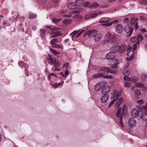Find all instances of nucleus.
<instances>
[{
    "label": "nucleus",
    "instance_id": "f257e3e1",
    "mask_svg": "<svg viewBox=\"0 0 147 147\" xmlns=\"http://www.w3.org/2000/svg\"><path fill=\"white\" fill-rule=\"evenodd\" d=\"M105 37L107 42L112 45L119 44L118 39L116 38V36L115 35L108 32L106 34Z\"/></svg>",
    "mask_w": 147,
    "mask_h": 147
},
{
    "label": "nucleus",
    "instance_id": "f03ea898",
    "mask_svg": "<svg viewBox=\"0 0 147 147\" xmlns=\"http://www.w3.org/2000/svg\"><path fill=\"white\" fill-rule=\"evenodd\" d=\"M127 106L125 105L123 106V107L120 108L117 110L116 114V116L117 117H119L120 116L121 118H123L127 115Z\"/></svg>",
    "mask_w": 147,
    "mask_h": 147
},
{
    "label": "nucleus",
    "instance_id": "7ed1b4c3",
    "mask_svg": "<svg viewBox=\"0 0 147 147\" xmlns=\"http://www.w3.org/2000/svg\"><path fill=\"white\" fill-rule=\"evenodd\" d=\"M117 45H115V46L111 47L110 50L115 53L117 52H119L120 53H123L125 51V50L123 49V47Z\"/></svg>",
    "mask_w": 147,
    "mask_h": 147
},
{
    "label": "nucleus",
    "instance_id": "20e7f679",
    "mask_svg": "<svg viewBox=\"0 0 147 147\" xmlns=\"http://www.w3.org/2000/svg\"><path fill=\"white\" fill-rule=\"evenodd\" d=\"M131 115L133 117H137L138 115L141 117L143 115V112L139 110L138 111L135 109H132L131 111Z\"/></svg>",
    "mask_w": 147,
    "mask_h": 147
},
{
    "label": "nucleus",
    "instance_id": "39448f33",
    "mask_svg": "<svg viewBox=\"0 0 147 147\" xmlns=\"http://www.w3.org/2000/svg\"><path fill=\"white\" fill-rule=\"evenodd\" d=\"M58 38H54L51 41L50 44L53 48L63 49V48L62 46L57 44V43L58 42Z\"/></svg>",
    "mask_w": 147,
    "mask_h": 147
},
{
    "label": "nucleus",
    "instance_id": "423d86ee",
    "mask_svg": "<svg viewBox=\"0 0 147 147\" xmlns=\"http://www.w3.org/2000/svg\"><path fill=\"white\" fill-rule=\"evenodd\" d=\"M48 59L51 61L50 64L51 65H53L55 68L58 67L59 66L60 63L57 61L55 59H54L50 55H49Z\"/></svg>",
    "mask_w": 147,
    "mask_h": 147
},
{
    "label": "nucleus",
    "instance_id": "0eeeda50",
    "mask_svg": "<svg viewBox=\"0 0 147 147\" xmlns=\"http://www.w3.org/2000/svg\"><path fill=\"white\" fill-rule=\"evenodd\" d=\"M124 30L125 32L127 34V36H130L132 33L133 29L132 27L127 25L125 26Z\"/></svg>",
    "mask_w": 147,
    "mask_h": 147
},
{
    "label": "nucleus",
    "instance_id": "6e6552de",
    "mask_svg": "<svg viewBox=\"0 0 147 147\" xmlns=\"http://www.w3.org/2000/svg\"><path fill=\"white\" fill-rule=\"evenodd\" d=\"M109 22L110 20H109L106 21H99V22L103 23V24H101L102 25L105 26L106 27H107L112 25L113 23H117L118 22V20H115L113 21V22Z\"/></svg>",
    "mask_w": 147,
    "mask_h": 147
},
{
    "label": "nucleus",
    "instance_id": "1a4fd4ad",
    "mask_svg": "<svg viewBox=\"0 0 147 147\" xmlns=\"http://www.w3.org/2000/svg\"><path fill=\"white\" fill-rule=\"evenodd\" d=\"M138 19L137 18H133L130 20V23L134 27L136 30L138 28Z\"/></svg>",
    "mask_w": 147,
    "mask_h": 147
},
{
    "label": "nucleus",
    "instance_id": "9d476101",
    "mask_svg": "<svg viewBox=\"0 0 147 147\" xmlns=\"http://www.w3.org/2000/svg\"><path fill=\"white\" fill-rule=\"evenodd\" d=\"M109 68L107 67H102L100 69L99 73L102 74V77L107 76L109 72Z\"/></svg>",
    "mask_w": 147,
    "mask_h": 147
},
{
    "label": "nucleus",
    "instance_id": "9b49d317",
    "mask_svg": "<svg viewBox=\"0 0 147 147\" xmlns=\"http://www.w3.org/2000/svg\"><path fill=\"white\" fill-rule=\"evenodd\" d=\"M97 33V31L94 30H88L87 32H86L84 35V37L86 35H88V36L89 38L92 37L93 36H94V35Z\"/></svg>",
    "mask_w": 147,
    "mask_h": 147
},
{
    "label": "nucleus",
    "instance_id": "f8f14e48",
    "mask_svg": "<svg viewBox=\"0 0 147 147\" xmlns=\"http://www.w3.org/2000/svg\"><path fill=\"white\" fill-rule=\"evenodd\" d=\"M136 37L137 41L136 43L133 45L134 48L133 49L134 51L137 48V45L136 44L138 45L140 41H142L143 39L142 36L140 34H138Z\"/></svg>",
    "mask_w": 147,
    "mask_h": 147
},
{
    "label": "nucleus",
    "instance_id": "ddd939ff",
    "mask_svg": "<svg viewBox=\"0 0 147 147\" xmlns=\"http://www.w3.org/2000/svg\"><path fill=\"white\" fill-rule=\"evenodd\" d=\"M116 56V54L114 52L111 51L108 53L106 56V58L108 59H112Z\"/></svg>",
    "mask_w": 147,
    "mask_h": 147
},
{
    "label": "nucleus",
    "instance_id": "4468645a",
    "mask_svg": "<svg viewBox=\"0 0 147 147\" xmlns=\"http://www.w3.org/2000/svg\"><path fill=\"white\" fill-rule=\"evenodd\" d=\"M136 121L133 117L130 118L128 120V125L130 127H133L136 125Z\"/></svg>",
    "mask_w": 147,
    "mask_h": 147
},
{
    "label": "nucleus",
    "instance_id": "2eb2a0df",
    "mask_svg": "<svg viewBox=\"0 0 147 147\" xmlns=\"http://www.w3.org/2000/svg\"><path fill=\"white\" fill-rule=\"evenodd\" d=\"M134 54V51L132 50H130L128 52L127 54V59L128 61H130L133 59Z\"/></svg>",
    "mask_w": 147,
    "mask_h": 147
},
{
    "label": "nucleus",
    "instance_id": "dca6fc26",
    "mask_svg": "<svg viewBox=\"0 0 147 147\" xmlns=\"http://www.w3.org/2000/svg\"><path fill=\"white\" fill-rule=\"evenodd\" d=\"M110 88L108 86H105L102 90V93L103 95L107 94L110 91Z\"/></svg>",
    "mask_w": 147,
    "mask_h": 147
},
{
    "label": "nucleus",
    "instance_id": "f3484780",
    "mask_svg": "<svg viewBox=\"0 0 147 147\" xmlns=\"http://www.w3.org/2000/svg\"><path fill=\"white\" fill-rule=\"evenodd\" d=\"M102 35L99 33H97L94 35V38L95 41L96 42H98L101 40L102 38Z\"/></svg>",
    "mask_w": 147,
    "mask_h": 147
},
{
    "label": "nucleus",
    "instance_id": "a211bd4d",
    "mask_svg": "<svg viewBox=\"0 0 147 147\" xmlns=\"http://www.w3.org/2000/svg\"><path fill=\"white\" fill-rule=\"evenodd\" d=\"M18 64L21 67H26V68L25 70V73L26 75L27 76H28V73L27 72V69H26V64L23 61H21L19 62Z\"/></svg>",
    "mask_w": 147,
    "mask_h": 147
},
{
    "label": "nucleus",
    "instance_id": "6ab92c4d",
    "mask_svg": "<svg viewBox=\"0 0 147 147\" xmlns=\"http://www.w3.org/2000/svg\"><path fill=\"white\" fill-rule=\"evenodd\" d=\"M123 30V27L121 25L119 24L117 26L116 28V32L118 33H121Z\"/></svg>",
    "mask_w": 147,
    "mask_h": 147
},
{
    "label": "nucleus",
    "instance_id": "aec40b11",
    "mask_svg": "<svg viewBox=\"0 0 147 147\" xmlns=\"http://www.w3.org/2000/svg\"><path fill=\"white\" fill-rule=\"evenodd\" d=\"M123 98L121 97L119 98H118L116 100L115 103V107L118 108L120 106V105L123 102Z\"/></svg>",
    "mask_w": 147,
    "mask_h": 147
},
{
    "label": "nucleus",
    "instance_id": "412c9836",
    "mask_svg": "<svg viewBox=\"0 0 147 147\" xmlns=\"http://www.w3.org/2000/svg\"><path fill=\"white\" fill-rule=\"evenodd\" d=\"M101 98V102L105 103L107 102L109 98V95L108 94L104 95Z\"/></svg>",
    "mask_w": 147,
    "mask_h": 147
},
{
    "label": "nucleus",
    "instance_id": "4be33fe9",
    "mask_svg": "<svg viewBox=\"0 0 147 147\" xmlns=\"http://www.w3.org/2000/svg\"><path fill=\"white\" fill-rule=\"evenodd\" d=\"M61 34L59 31H56L53 32L51 34L50 38H51L53 37H56Z\"/></svg>",
    "mask_w": 147,
    "mask_h": 147
},
{
    "label": "nucleus",
    "instance_id": "5701e85b",
    "mask_svg": "<svg viewBox=\"0 0 147 147\" xmlns=\"http://www.w3.org/2000/svg\"><path fill=\"white\" fill-rule=\"evenodd\" d=\"M68 7L70 9H74L77 7V5L75 3H71L68 4Z\"/></svg>",
    "mask_w": 147,
    "mask_h": 147
},
{
    "label": "nucleus",
    "instance_id": "b1692460",
    "mask_svg": "<svg viewBox=\"0 0 147 147\" xmlns=\"http://www.w3.org/2000/svg\"><path fill=\"white\" fill-rule=\"evenodd\" d=\"M102 86L100 83L96 84L95 86V90L96 91H98L102 88Z\"/></svg>",
    "mask_w": 147,
    "mask_h": 147
},
{
    "label": "nucleus",
    "instance_id": "393cba45",
    "mask_svg": "<svg viewBox=\"0 0 147 147\" xmlns=\"http://www.w3.org/2000/svg\"><path fill=\"white\" fill-rule=\"evenodd\" d=\"M123 74L125 76H128L129 75L130 73V71L127 69H124L122 71Z\"/></svg>",
    "mask_w": 147,
    "mask_h": 147
},
{
    "label": "nucleus",
    "instance_id": "a878e982",
    "mask_svg": "<svg viewBox=\"0 0 147 147\" xmlns=\"http://www.w3.org/2000/svg\"><path fill=\"white\" fill-rule=\"evenodd\" d=\"M100 5L96 2H94L90 5V7L96 8L99 6Z\"/></svg>",
    "mask_w": 147,
    "mask_h": 147
},
{
    "label": "nucleus",
    "instance_id": "bb28decb",
    "mask_svg": "<svg viewBox=\"0 0 147 147\" xmlns=\"http://www.w3.org/2000/svg\"><path fill=\"white\" fill-rule=\"evenodd\" d=\"M37 17V15L34 13H29V14L28 18L29 19H35Z\"/></svg>",
    "mask_w": 147,
    "mask_h": 147
},
{
    "label": "nucleus",
    "instance_id": "cd10ccee",
    "mask_svg": "<svg viewBox=\"0 0 147 147\" xmlns=\"http://www.w3.org/2000/svg\"><path fill=\"white\" fill-rule=\"evenodd\" d=\"M135 86L138 88H143L144 87V85L142 83L138 82L136 84Z\"/></svg>",
    "mask_w": 147,
    "mask_h": 147
},
{
    "label": "nucleus",
    "instance_id": "c85d7f7f",
    "mask_svg": "<svg viewBox=\"0 0 147 147\" xmlns=\"http://www.w3.org/2000/svg\"><path fill=\"white\" fill-rule=\"evenodd\" d=\"M102 74H100V73H99V71L98 72V73L96 74L93 75V77L94 78H97L102 77Z\"/></svg>",
    "mask_w": 147,
    "mask_h": 147
},
{
    "label": "nucleus",
    "instance_id": "c756f323",
    "mask_svg": "<svg viewBox=\"0 0 147 147\" xmlns=\"http://www.w3.org/2000/svg\"><path fill=\"white\" fill-rule=\"evenodd\" d=\"M120 95V93L117 91H115L113 93V96L114 97H118Z\"/></svg>",
    "mask_w": 147,
    "mask_h": 147
},
{
    "label": "nucleus",
    "instance_id": "7c9ffc66",
    "mask_svg": "<svg viewBox=\"0 0 147 147\" xmlns=\"http://www.w3.org/2000/svg\"><path fill=\"white\" fill-rule=\"evenodd\" d=\"M50 50L54 55H55L56 56L58 54H60L59 52L56 51L55 49H50Z\"/></svg>",
    "mask_w": 147,
    "mask_h": 147
},
{
    "label": "nucleus",
    "instance_id": "2f4dec72",
    "mask_svg": "<svg viewBox=\"0 0 147 147\" xmlns=\"http://www.w3.org/2000/svg\"><path fill=\"white\" fill-rule=\"evenodd\" d=\"M138 3L142 5H146V0H138Z\"/></svg>",
    "mask_w": 147,
    "mask_h": 147
},
{
    "label": "nucleus",
    "instance_id": "473e14b6",
    "mask_svg": "<svg viewBox=\"0 0 147 147\" xmlns=\"http://www.w3.org/2000/svg\"><path fill=\"white\" fill-rule=\"evenodd\" d=\"M99 13H98L97 12H95L94 13H91L90 15V18H94L97 16Z\"/></svg>",
    "mask_w": 147,
    "mask_h": 147
},
{
    "label": "nucleus",
    "instance_id": "72a5a7b5",
    "mask_svg": "<svg viewBox=\"0 0 147 147\" xmlns=\"http://www.w3.org/2000/svg\"><path fill=\"white\" fill-rule=\"evenodd\" d=\"M61 75L62 76L64 77H65V76H67L69 74H68V71L67 70V69L65 70V75L63 74H62L63 73V72L62 71L61 72H60Z\"/></svg>",
    "mask_w": 147,
    "mask_h": 147
},
{
    "label": "nucleus",
    "instance_id": "f704fd0d",
    "mask_svg": "<svg viewBox=\"0 0 147 147\" xmlns=\"http://www.w3.org/2000/svg\"><path fill=\"white\" fill-rule=\"evenodd\" d=\"M45 30H44L40 29V34L41 36H44L45 35Z\"/></svg>",
    "mask_w": 147,
    "mask_h": 147
},
{
    "label": "nucleus",
    "instance_id": "c9c22d12",
    "mask_svg": "<svg viewBox=\"0 0 147 147\" xmlns=\"http://www.w3.org/2000/svg\"><path fill=\"white\" fill-rule=\"evenodd\" d=\"M63 82H61V83H55L53 85V87H57L59 86H60L62 84H63Z\"/></svg>",
    "mask_w": 147,
    "mask_h": 147
},
{
    "label": "nucleus",
    "instance_id": "e433bc0d",
    "mask_svg": "<svg viewBox=\"0 0 147 147\" xmlns=\"http://www.w3.org/2000/svg\"><path fill=\"white\" fill-rule=\"evenodd\" d=\"M109 72L115 74L117 73V71L116 70H112L109 68Z\"/></svg>",
    "mask_w": 147,
    "mask_h": 147
},
{
    "label": "nucleus",
    "instance_id": "4c0bfd02",
    "mask_svg": "<svg viewBox=\"0 0 147 147\" xmlns=\"http://www.w3.org/2000/svg\"><path fill=\"white\" fill-rule=\"evenodd\" d=\"M80 32V31H74L71 34V35H72V37H75L76 34Z\"/></svg>",
    "mask_w": 147,
    "mask_h": 147
},
{
    "label": "nucleus",
    "instance_id": "58836bf2",
    "mask_svg": "<svg viewBox=\"0 0 147 147\" xmlns=\"http://www.w3.org/2000/svg\"><path fill=\"white\" fill-rule=\"evenodd\" d=\"M138 80V78L136 77H133L131 79V82L133 83H136Z\"/></svg>",
    "mask_w": 147,
    "mask_h": 147
},
{
    "label": "nucleus",
    "instance_id": "ea45409f",
    "mask_svg": "<svg viewBox=\"0 0 147 147\" xmlns=\"http://www.w3.org/2000/svg\"><path fill=\"white\" fill-rule=\"evenodd\" d=\"M137 40V38L136 37L134 36L131 37L130 38L131 41L133 42H134L136 41Z\"/></svg>",
    "mask_w": 147,
    "mask_h": 147
},
{
    "label": "nucleus",
    "instance_id": "a19ab883",
    "mask_svg": "<svg viewBox=\"0 0 147 147\" xmlns=\"http://www.w3.org/2000/svg\"><path fill=\"white\" fill-rule=\"evenodd\" d=\"M131 86V84L129 82H125V86L126 87H129Z\"/></svg>",
    "mask_w": 147,
    "mask_h": 147
},
{
    "label": "nucleus",
    "instance_id": "79ce46f5",
    "mask_svg": "<svg viewBox=\"0 0 147 147\" xmlns=\"http://www.w3.org/2000/svg\"><path fill=\"white\" fill-rule=\"evenodd\" d=\"M135 93L137 95L140 96L141 94V92L140 90H136L135 91Z\"/></svg>",
    "mask_w": 147,
    "mask_h": 147
},
{
    "label": "nucleus",
    "instance_id": "37998d69",
    "mask_svg": "<svg viewBox=\"0 0 147 147\" xmlns=\"http://www.w3.org/2000/svg\"><path fill=\"white\" fill-rule=\"evenodd\" d=\"M140 118H143V120L144 121H147L146 122V124H147V115H144L143 116V115H142V117H140Z\"/></svg>",
    "mask_w": 147,
    "mask_h": 147
},
{
    "label": "nucleus",
    "instance_id": "c03bdc74",
    "mask_svg": "<svg viewBox=\"0 0 147 147\" xmlns=\"http://www.w3.org/2000/svg\"><path fill=\"white\" fill-rule=\"evenodd\" d=\"M123 79L125 81H130L131 80V79L128 76H124L123 77Z\"/></svg>",
    "mask_w": 147,
    "mask_h": 147
},
{
    "label": "nucleus",
    "instance_id": "a18cd8bd",
    "mask_svg": "<svg viewBox=\"0 0 147 147\" xmlns=\"http://www.w3.org/2000/svg\"><path fill=\"white\" fill-rule=\"evenodd\" d=\"M137 103L139 105H142L143 104L144 102V101L142 100L138 101H137Z\"/></svg>",
    "mask_w": 147,
    "mask_h": 147
},
{
    "label": "nucleus",
    "instance_id": "49530a36",
    "mask_svg": "<svg viewBox=\"0 0 147 147\" xmlns=\"http://www.w3.org/2000/svg\"><path fill=\"white\" fill-rule=\"evenodd\" d=\"M84 30H83L80 31V32H79L76 34L75 37L77 38L79 36H80V35L82 34V33L84 31Z\"/></svg>",
    "mask_w": 147,
    "mask_h": 147
},
{
    "label": "nucleus",
    "instance_id": "de8ad7c7",
    "mask_svg": "<svg viewBox=\"0 0 147 147\" xmlns=\"http://www.w3.org/2000/svg\"><path fill=\"white\" fill-rule=\"evenodd\" d=\"M147 76L145 74H143L142 75L141 79L142 81L145 80Z\"/></svg>",
    "mask_w": 147,
    "mask_h": 147
},
{
    "label": "nucleus",
    "instance_id": "09e8293b",
    "mask_svg": "<svg viewBox=\"0 0 147 147\" xmlns=\"http://www.w3.org/2000/svg\"><path fill=\"white\" fill-rule=\"evenodd\" d=\"M118 63H115L114 65H113L111 66V68L112 69H115L117 68L118 67H117V65Z\"/></svg>",
    "mask_w": 147,
    "mask_h": 147
},
{
    "label": "nucleus",
    "instance_id": "8fccbe9b",
    "mask_svg": "<svg viewBox=\"0 0 147 147\" xmlns=\"http://www.w3.org/2000/svg\"><path fill=\"white\" fill-rule=\"evenodd\" d=\"M55 76L56 77V75L54 73H51L50 75H49V76H48V79H51V76Z\"/></svg>",
    "mask_w": 147,
    "mask_h": 147
},
{
    "label": "nucleus",
    "instance_id": "3c124183",
    "mask_svg": "<svg viewBox=\"0 0 147 147\" xmlns=\"http://www.w3.org/2000/svg\"><path fill=\"white\" fill-rule=\"evenodd\" d=\"M89 5V3L87 2H84L83 3V5L84 6L87 7Z\"/></svg>",
    "mask_w": 147,
    "mask_h": 147
},
{
    "label": "nucleus",
    "instance_id": "603ef678",
    "mask_svg": "<svg viewBox=\"0 0 147 147\" xmlns=\"http://www.w3.org/2000/svg\"><path fill=\"white\" fill-rule=\"evenodd\" d=\"M123 118H121V117H120L119 118V121H120V124L121 125V126L122 127H123L124 126H123V123L122 122V119Z\"/></svg>",
    "mask_w": 147,
    "mask_h": 147
},
{
    "label": "nucleus",
    "instance_id": "864d4df0",
    "mask_svg": "<svg viewBox=\"0 0 147 147\" xmlns=\"http://www.w3.org/2000/svg\"><path fill=\"white\" fill-rule=\"evenodd\" d=\"M68 63H65L63 66V68H65V69H66L67 68V66L68 65Z\"/></svg>",
    "mask_w": 147,
    "mask_h": 147
},
{
    "label": "nucleus",
    "instance_id": "5fc2aeb1",
    "mask_svg": "<svg viewBox=\"0 0 147 147\" xmlns=\"http://www.w3.org/2000/svg\"><path fill=\"white\" fill-rule=\"evenodd\" d=\"M116 100L115 99H113L110 103V105H112L115 102Z\"/></svg>",
    "mask_w": 147,
    "mask_h": 147
},
{
    "label": "nucleus",
    "instance_id": "6e6d98bb",
    "mask_svg": "<svg viewBox=\"0 0 147 147\" xmlns=\"http://www.w3.org/2000/svg\"><path fill=\"white\" fill-rule=\"evenodd\" d=\"M140 19L141 20H146V19L145 17L144 16H140Z\"/></svg>",
    "mask_w": 147,
    "mask_h": 147
},
{
    "label": "nucleus",
    "instance_id": "4d7b16f0",
    "mask_svg": "<svg viewBox=\"0 0 147 147\" xmlns=\"http://www.w3.org/2000/svg\"><path fill=\"white\" fill-rule=\"evenodd\" d=\"M52 21L53 22H55V23H56V22H58L59 21V20H58V19H57L56 18H54L53 20H52Z\"/></svg>",
    "mask_w": 147,
    "mask_h": 147
},
{
    "label": "nucleus",
    "instance_id": "13d9d810",
    "mask_svg": "<svg viewBox=\"0 0 147 147\" xmlns=\"http://www.w3.org/2000/svg\"><path fill=\"white\" fill-rule=\"evenodd\" d=\"M53 3H59V0H52Z\"/></svg>",
    "mask_w": 147,
    "mask_h": 147
},
{
    "label": "nucleus",
    "instance_id": "bf43d9fd",
    "mask_svg": "<svg viewBox=\"0 0 147 147\" xmlns=\"http://www.w3.org/2000/svg\"><path fill=\"white\" fill-rule=\"evenodd\" d=\"M129 63L127 62L125 65V67L126 68L128 67L129 65Z\"/></svg>",
    "mask_w": 147,
    "mask_h": 147
},
{
    "label": "nucleus",
    "instance_id": "052dcab7",
    "mask_svg": "<svg viewBox=\"0 0 147 147\" xmlns=\"http://www.w3.org/2000/svg\"><path fill=\"white\" fill-rule=\"evenodd\" d=\"M141 31L143 33H144L146 32V30L144 28L141 29Z\"/></svg>",
    "mask_w": 147,
    "mask_h": 147
},
{
    "label": "nucleus",
    "instance_id": "680f3d73",
    "mask_svg": "<svg viewBox=\"0 0 147 147\" xmlns=\"http://www.w3.org/2000/svg\"><path fill=\"white\" fill-rule=\"evenodd\" d=\"M105 77L107 78H111L112 77V76L111 75H109L107 76L106 77Z\"/></svg>",
    "mask_w": 147,
    "mask_h": 147
},
{
    "label": "nucleus",
    "instance_id": "e2e57ef3",
    "mask_svg": "<svg viewBox=\"0 0 147 147\" xmlns=\"http://www.w3.org/2000/svg\"><path fill=\"white\" fill-rule=\"evenodd\" d=\"M58 67L55 68L54 71H60V69L59 68H58Z\"/></svg>",
    "mask_w": 147,
    "mask_h": 147
},
{
    "label": "nucleus",
    "instance_id": "0e129e2a",
    "mask_svg": "<svg viewBox=\"0 0 147 147\" xmlns=\"http://www.w3.org/2000/svg\"><path fill=\"white\" fill-rule=\"evenodd\" d=\"M2 135L0 134V142L1 141L2 138Z\"/></svg>",
    "mask_w": 147,
    "mask_h": 147
},
{
    "label": "nucleus",
    "instance_id": "69168bd1",
    "mask_svg": "<svg viewBox=\"0 0 147 147\" xmlns=\"http://www.w3.org/2000/svg\"><path fill=\"white\" fill-rule=\"evenodd\" d=\"M3 24L4 25H5L7 24V22L6 21H4L3 22Z\"/></svg>",
    "mask_w": 147,
    "mask_h": 147
},
{
    "label": "nucleus",
    "instance_id": "338daca9",
    "mask_svg": "<svg viewBox=\"0 0 147 147\" xmlns=\"http://www.w3.org/2000/svg\"><path fill=\"white\" fill-rule=\"evenodd\" d=\"M134 86H132L131 88V91H134Z\"/></svg>",
    "mask_w": 147,
    "mask_h": 147
},
{
    "label": "nucleus",
    "instance_id": "774afa93",
    "mask_svg": "<svg viewBox=\"0 0 147 147\" xmlns=\"http://www.w3.org/2000/svg\"><path fill=\"white\" fill-rule=\"evenodd\" d=\"M129 19L128 18H126L125 19V21L127 22L129 21Z\"/></svg>",
    "mask_w": 147,
    "mask_h": 147
}]
</instances>
